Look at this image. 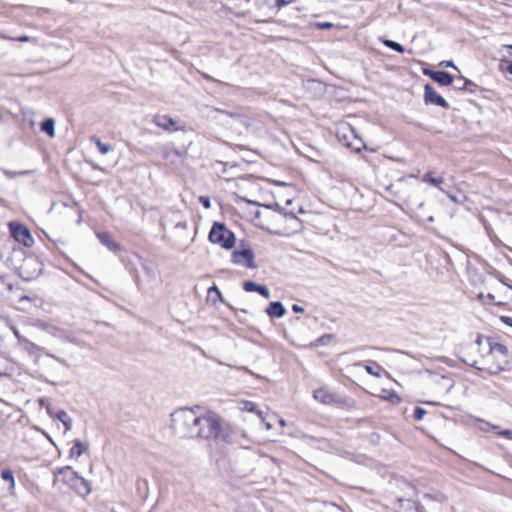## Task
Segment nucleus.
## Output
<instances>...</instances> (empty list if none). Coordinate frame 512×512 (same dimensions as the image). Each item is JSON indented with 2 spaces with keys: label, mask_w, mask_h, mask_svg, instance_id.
<instances>
[{
  "label": "nucleus",
  "mask_w": 512,
  "mask_h": 512,
  "mask_svg": "<svg viewBox=\"0 0 512 512\" xmlns=\"http://www.w3.org/2000/svg\"><path fill=\"white\" fill-rule=\"evenodd\" d=\"M313 398L316 401H318L322 404H325V405L342 403V400L337 393L332 392L325 387L316 389L313 392Z\"/></svg>",
  "instance_id": "nucleus-9"
},
{
  "label": "nucleus",
  "mask_w": 512,
  "mask_h": 512,
  "mask_svg": "<svg viewBox=\"0 0 512 512\" xmlns=\"http://www.w3.org/2000/svg\"><path fill=\"white\" fill-rule=\"evenodd\" d=\"M425 414H426V411H425L423 408H421V407H416V408H415V410H414V414H413V416H414V419H415L416 421H420V420H422V419H423V417H424V415H425Z\"/></svg>",
  "instance_id": "nucleus-32"
},
{
  "label": "nucleus",
  "mask_w": 512,
  "mask_h": 512,
  "mask_svg": "<svg viewBox=\"0 0 512 512\" xmlns=\"http://www.w3.org/2000/svg\"><path fill=\"white\" fill-rule=\"evenodd\" d=\"M97 238L109 251L117 252L120 250L119 244L113 240L112 236L108 232H98Z\"/></svg>",
  "instance_id": "nucleus-13"
},
{
  "label": "nucleus",
  "mask_w": 512,
  "mask_h": 512,
  "mask_svg": "<svg viewBox=\"0 0 512 512\" xmlns=\"http://www.w3.org/2000/svg\"><path fill=\"white\" fill-rule=\"evenodd\" d=\"M243 289L246 292H258L267 299L270 297V292L266 286L259 285L253 281H245L243 284Z\"/></svg>",
  "instance_id": "nucleus-14"
},
{
  "label": "nucleus",
  "mask_w": 512,
  "mask_h": 512,
  "mask_svg": "<svg viewBox=\"0 0 512 512\" xmlns=\"http://www.w3.org/2000/svg\"><path fill=\"white\" fill-rule=\"evenodd\" d=\"M47 413L51 416V417H55L53 411L51 410V408H47Z\"/></svg>",
  "instance_id": "nucleus-52"
},
{
  "label": "nucleus",
  "mask_w": 512,
  "mask_h": 512,
  "mask_svg": "<svg viewBox=\"0 0 512 512\" xmlns=\"http://www.w3.org/2000/svg\"><path fill=\"white\" fill-rule=\"evenodd\" d=\"M330 338H331V335L326 334V335H323L322 337H320L318 341L321 343H324V341H326V339H330Z\"/></svg>",
  "instance_id": "nucleus-48"
},
{
  "label": "nucleus",
  "mask_w": 512,
  "mask_h": 512,
  "mask_svg": "<svg viewBox=\"0 0 512 512\" xmlns=\"http://www.w3.org/2000/svg\"><path fill=\"white\" fill-rule=\"evenodd\" d=\"M463 84L461 86H458L459 89L467 90L469 89V86H474V83L467 79H462Z\"/></svg>",
  "instance_id": "nucleus-35"
},
{
  "label": "nucleus",
  "mask_w": 512,
  "mask_h": 512,
  "mask_svg": "<svg viewBox=\"0 0 512 512\" xmlns=\"http://www.w3.org/2000/svg\"><path fill=\"white\" fill-rule=\"evenodd\" d=\"M197 429L196 438H217L220 432V418L213 412L204 411Z\"/></svg>",
  "instance_id": "nucleus-4"
},
{
  "label": "nucleus",
  "mask_w": 512,
  "mask_h": 512,
  "mask_svg": "<svg viewBox=\"0 0 512 512\" xmlns=\"http://www.w3.org/2000/svg\"><path fill=\"white\" fill-rule=\"evenodd\" d=\"M483 343H486L488 347V354L485 356L486 366L477 367V369L486 371L489 375H496L504 369L503 362L492 363L490 362V359L495 358L497 355L505 357L507 355V348L503 344L492 343L489 338L478 336L476 339V344L481 346Z\"/></svg>",
  "instance_id": "nucleus-3"
},
{
  "label": "nucleus",
  "mask_w": 512,
  "mask_h": 512,
  "mask_svg": "<svg viewBox=\"0 0 512 512\" xmlns=\"http://www.w3.org/2000/svg\"><path fill=\"white\" fill-rule=\"evenodd\" d=\"M279 423H280V425H281V426H285V425H286V422H285L283 419H281V420L279 421Z\"/></svg>",
  "instance_id": "nucleus-55"
},
{
  "label": "nucleus",
  "mask_w": 512,
  "mask_h": 512,
  "mask_svg": "<svg viewBox=\"0 0 512 512\" xmlns=\"http://www.w3.org/2000/svg\"><path fill=\"white\" fill-rule=\"evenodd\" d=\"M88 449H89V445L88 444L83 443L80 440H75L73 446L71 447V449L69 451V456L71 458H78L83 453L88 451Z\"/></svg>",
  "instance_id": "nucleus-18"
},
{
  "label": "nucleus",
  "mask_w": 512,
  "mask_h": 512,
  "mask_svg": "<svg viewBox=\"0 0 512 512\" xmlns=\"http://www.w3.org/2000/svg\"><path fill=\"white\" fill-rule=\"evenodd\" d=\"M502 320L509 326H512V318L511 317H502Z\"/></svg>",
  "instance_id": "nucleus-46"
},
{
  "label": "nucleus",
  "mask_w": 512,
  "mask_h": 512,
  "mask_svg": "<svg viewBox=\"0 0 512 512\" xmlns=\"http://www.w3.org/2000/svg\"><path fill=\"white\" fill-rule=\"evenodd\" d=\"M153 123L157 127L161 128L165 131H168V132H175V131L180 130V127L178 126L177 121H175L168 115H160V114L155 115L153 117Z\"/></svg>",
  "instance_id": "nucleus-10"
},
{
  "label": "nucleus",
  "mask_w": 512,
  "mask_h": 512,
  "mask_svg": "<svg viewBox=\"0 0 512 512\" xmlns=\"http://www.w3.org/2000/svg\"><path fill=\"white\" fill-rule=\"evenodd\" d=\"M238 409L242 412H255L257 414V409L255 403L251 401H240L238 403Z\"/></svg>",
  "instance_id": "nucleus-25"
},
{
  "label": "nucleus",
  "mask_w": 512,
  "mask_h": 512,
  "mask_svg": "<svg viewBox=\"0 0 512 512\" xmlns=\"http://www.w3.org/2000/svg\"><path fill=\"white\" fill-rule=\"evenodd\" d=\"M487 297L496 305H505L512 300V287L500 280H497L491 286L490 291L487 293Z\"/></svg>",
  "instance_id": "nucleus-6"
},
{
  "label": "nucleus",
  "mask_w": 512,
  "mask_h": 512,
  "mask_svg": "<svg viewBox=\"0 0 512 512\" xmlns=\"http://www.w3.org/2000/svg\"><path fill=\"white\" fill-rule=\"evenodd\" d=\"M441 65L445 66V67H452V68H456L453 64L452 61H444L441 63Z\"/></svg>",
  "instance_id": "nucleus-45"
},
{
  "label": "nucleus",
  "mask_w": 512,
  "mask_h": 512,
  "mask_svg": "<svg viewBox=\"0 0 512 512\" xmlns=\"http://www.w3.org/2000/svg\"><path fill=\"white\" fill-rule=\"evenodd\" d=\"M47 332L56 338L79 344V342H77L75 338L71 337L70 334L66 330L61 329L59 327L48 326Z\"/></svg>",
  "instance_id": "nucleus-17"
},
{
  "label": "nucleus",
  "mask_w": 512,
  "mask_h": 512,
  "mask_svg": "<svg viewBox=\"0 0 512 512\" xmlns=\"http://www.w3.org/2000/svg\"><path fill=\"white\" fill-rule=\"evenodd\" d=\"M290 2H291V0H276V3L278 6H281V5L290 3Z\"/></svg>",
  "instance_id": "nucleus-47"
},
{
  "label": "nucleus",
  "mask_w": 512,
  "mask_h": 512,
  "mask_svg": "<svg viewBox=\"0 0 512 512\" xmlns=\"http://www.w3.org/2000/svg\"><path fill=\"white\" fill-rule=\"evenodd\" d=\"M9 228L11 235L16 241L22 243L26 247H30L32 245L33 238L27 227L19 223L11 222L9 223Z\"/></svg>",
  "instance_id": "nucleus-7"
},
{
  "label": "nucleus",
  "mask_w": 512,
  "mask_h": 512,
  "mask_svg": "<svg viewBox=\"0 0 512 512\" xmlns=\"http://www.w3.org/2000/svg\"><path fill=\"white\" fill-rule=\"evenodd\" d=\"M471 425L474 426V422L471 420ZM475 427H478L481 431L483 432H488L490 431V427H487V426H484L482 424H479V423H476Z\"/></svg>",
  "instance_id": "nucleus-38"
},
{
  "label": "nucleus",
  "mask_w": 512,
  "mask_h": 512,
  "mask_svg": "<svg viewBox=\"0 0 512 512\" xmlns=\"http://www.w3.org/2000/svg\"><path fill=\"white\" fill-rule=\"evenodd\" d=\"M55 123L54 120L49 118L42 123L41 129L47 133L50 137H54L55 134Z\"/></svg>",
  "instance_id": "nucleus-23"
},
{
  "label": "nucleus",
  "mask_w": 512,
  "mask_h": 512,
  "mask_svg": "<svg viewBox=\"0 0 512 512\" xmlns=\"http://www.w3.org/2000/svg\"><path fill=\"white\" fill-rule=\"evenodd\" d=\"M20 345L23 347V349H25L31 354L38 353L41 350V348L38 345L32 343L27 338L25 340H21Z\"/></svg>",
  "instance_id": "nucleus-24"
},
{
  "label": "nucleus",
  "mask_w": 512,
  "mask_h": 512,
  "mask_svg": "<svg viewBox=\"0 0 512 512\" xmlns=\"http://www.w3.org/2000/svg\"><path fill=\"white\" fill-rule=\"evenodd\" d=\"M498 435L512 440V430H501V431H498Z\"/></svg>",
  "instance_id": "nucleus-36"
},
{
  "label": "nucleus",
  "mask_w": 512,
  "mask_h": 512,
  "mask_svg": "<svg viewBox=\"0 0 512 512\" xmlns=\"http://www.w3.org/2000/svg\"><path fill=\"white\" fill-rule=\"evenodd\" d=\"M285 217L288 218L289 220L299 224V220L298 218L295 217V215L293 213H285Z\"/></svg>",
  "instance_id": "nucleus-39"
},
{
  "label": "nucleus",
  "mask_w": 512,
  "mask_h": 512,
  "mask_svg": "<svg viewBox=\"0 0 512 512\" xmlns=\"http://www.w3.org/2000/svg\"><path fill=\"white\" fill-rule=\"evenodd\" d=\"M292 310L295 312V313H302L304 311V308L297 305V304H294L292 306Z\"/></svg>",
  "instance_id": "nucleus-41"
},
{
  "label": "nucleus",
  "mask_w": 512,
  "mask_h": 512,
  "mask_svg": "<svg viewBox=\"0 0 512 512\" xmlns=\"http://www.w3.org/2000/svg\"><path fill=\"white\" fill-rule=\"evenodd\" d=\"M5 360L4 358L0 355V375H2L4 373V369H5Z\"/></svg>",
  "instance_id": "nucleus-42"
},
{
  "label": "nucleus",
  "mask_w": 512,
  "mask_h": 512,
  "mask_svg": "<svg viewBox=\"0 0 512 512\" xmlns=\"http://www.w3.org/2000/svg\"><path fill=\"white\" fill-rule=\"evenodd\" d=\"M345 146L355 152H360L362 149L365 148V144L363 143L362 139L358 137L356 132L354 133V136L352 137L351 141L345 142Z\"/></svg>",
  "instance_id": "nucleus-20"
},
{
  "label": "nucleus",
  "mask_w": 512,
  "mask_h": 512,
  "mask_svg": "<svg viewBox=\"0 0 512 512\" xmlns=\"http://www.w3.org/2000/svg\"><path fill=\"white\" fill-rule=\"evenodd\" d=\"M209 240L225 249H231L235 244L234 234L219 222L213 224L209 232Z\"/></svg>",
  "instance_id": "nucleus-5"
},
{
  "label": "nucleus",
  "mask_w": 512,
  "mask_h": 512,
  "mask_svg": "<svg viewBox=\"0 0 512 512\" xmlns=\"http://www.w3.org/2000/svg\"><path fill=\"white\" fill-rule=\"evenodd\" d=\"M508 56L512 57V45H506Z\"/></svg>",
  "instance_id": "nucleus-49"
},
{
  "label": "nucleus",
  "mask_w": 512,
  "mask_h": 512,
  "mask_svg": "<svg viewBox=\"0 0 512 512\" xmlns=\"http://www.w3.org/2000/svg\"><path fill=\"white\" fill-rule=\"evenodd\" d=\"M13 332H14V335H15V337L17 338V340H18L19 344H21V340H25V339H26L25 337H23V336L19 333V331H18L16 328L13 330Z\"/></svg>",
  "instance_id": "nucleus-40"
},
{
  "label": "nucleus",
  "mask_w": 512,
  "mask_h": 512,
  "mask_svg": "<svg viewBox=\"0 0 512 512\" xmlns=\"http://www.w3.org/2000/svg\"><path fill=\"white\" fill-rule=\"evenodd\" d=\"M507 71L512 74V63L510 65H508L507 67Z\"/></svg>",
  "instance_id": "nucleus-54"
},
{
  "label": "nucleus",
  "mask_w": 512,
  "mask_h": 512,
  "mask_svg": "<svg viewBox=\"0 0 512 512\" xmlns=\"http://www.w3.org/2000/svg\"><path fill=\"white\" fill-rule=\"evenodd\" d=\"M429 76L443 86H448L453 82V77L445 71H431Z\"/></svg>",
  "instance_id": "nucleus-15"
},
{
  "label": "nucleus",
  "mask_w": 512,
  "mask_h": 512,
  "mask_svg": "<svg viewBox=\"0 0 512 512\" xmlns=\"http://www.w3.org/2000/svg\"><path fill=\"white\" fill-rule=\"evenodd\" d=\"M203 413L200 406L180 408L171 414L172 427L183 437L196 438Z\"/></svg>",
  "instance_id": "nucleus-1"
},
{
  "label": "nucleus",
  "mask_w": 512,
  "mask_h": 512,
  "mask_svg": "<svg viewBox=\"0 0 512 512\" xmlns=\"http://www.w3.org/2000/svg\"><path fill=\"white\" fill-rule=\"evenodd\" d=\"M54 485L62 483L74 490L79 495H88L91 492L87 480L82 478L70 466H65L54 471Z\"/></svg>",
  "instance_id": "nucleus-2"
},
{
  "label": "nucleus",
  "mask_w": 512,
  "mask_h": 512,
  "mask_svg": "<svg viewBox=\"0 0 512 512\" xmlns=\"http://www.w3.org/2000/svg\"><path fill=\"white\" fill-rule=\"evenodd\" d=\"M364 369L368 374L377 378L381 377V372L383 371L382 367L378 364H375V366L364 365Z\"/></svg>",
  "instance_id": "nucleus-28"
},
{
  "label": "nucleus",
  "mask_w": 512,
  "mask_h": 512,
  "mask_svg": "<svg viewBox=\"0 0 512 512\" xmlns=\"http://www.w3.org/2000/svg\"><path fill=\"white\" fill-rule=\"evenodd\" d=\"M469 418H470V420H472L474 422V425H476V423H479L484 426L490 427V431H494L497 434H498V431H501V429L498 425L491 424L481 418H477V417H473V416H469Z\"/></svg>",
  "instance_id": "nucleus-27"
},
{
  "label": "nucleus",
  "mask_w": 512,
  "mask_h": 512,
  "mask_svg": "<svg viewBox=\"0 0 512 512\" xmlns=\"http://www.w3.org/2000/svg\"><path fill=\"white\" fill-rule=\"evenodd\" d=\"M424 100L426 104H434L443 108L449 107L447 101L429 84L425 85Z\"/></svg>",
  "instance_id": "nucleus-11"
},
{
  "label": "nucleus",
  "mask_w": 512,
  "mask_h": 512,
  "mask_svg": "<svg viewBox=\"0 0 512 512\" xmlns=\"http://www.w3.org/2000/svg\"><path fill=\"white\" fill-rule=\"evenodd\" d=\"M422 181L426 182L432 186L439 187L444 182V178L443 177H434L432 172H427L423 176Z\"/></svg>",
  "instance_id": "nucleus-22"
},
{
  "label": "nucleus",
  "mask_w": 512,
  "mask_h": 512,
  "mask_svg": "<svg viewBox=\"0 0 512 512\" xmlns=\"http://www.w3.org/2000/svg\"><path fill=\"white\" fill-rule=\"evenodd\" d=\"M266 313L270 317L281 318L286 314V309L281 302H271L266 308Z\"/></svg>",
  "instance_id": "nucleus-16"
},
{
  "label": "nucleus",
  "mask_w": 512,
  "mask_h": 512,
  "mask_svg": "<svg viewBox=\"0 0 512 512\" xmlns=\"http://www.w3.org/2000/svg\"><path fill=\"white\" fill-rule=\"evenodd\" d=\"M382 42H383V44H384L386 47H388V48H390V49H392V50H394V51H396V52H399V53H403V52H404V48H403V46H402L401 44H399V43L395 42V41H392V40H383Z\"/></svg>",
  "instance_id": "nucleus-30"
},
{
  "label": "nucleus",
  "mask_w": 512,
  "mask_h": 512,
  "mask_svg": "<svg viewBox=\"0 0 512 512\" xmlns=\"http://www.w3.org/2000/svg\"><path fill=\"white\" fill-rule=\"evenodd\" d=\"M439 189H440V191H442L443 193L447 194V196L450 198V200H451V201H453V202H457V201H458V200H457V198H456V196H454V195H452V194L447 193L444 189H442V188H440V187H439Z\"/></svg>",
  "instance_id": "nucleus-43"
},
{
  "label": "nucleus",
  "mask_w": 512,
  "mask_h": 512,
  "mask_svg": "<svg viewBox=\"0 0 512 512\" xmlns=\"http://www.w3.org/2000/svg\"><path fill=\"white\" fill-rule=\"evenodd\" d=\"M30 173V171L28 170H25V171H18V172H14V171H10V170H7V169H4L3 170V174L9 178V179H13L17 176H24V175H28Z\"/></svg>",
  "instance_id": "nucleus-31"
},
{
  "label": "nucleus",
  "mask_w": 512,
  "mask_h": 512,
  "mask_svg": "<svg viewBox=\"0 0 512 512\" xmlns=\"http://www.w3.org/2000/svg\"><path fill=\"white\" fill-rule=\"evenodd\" d=\"M234 264L242 265L247 268H256L254 263V253L251 249H243L234 251L231 256Z\"/></svg>",
  "instance_id": "nucleus-8"
},
{
  "label": "nucleus",
  "mask_w": 512,
  "mask_h": 512,
  "mask_svg": "<svg viewBox=\"0 0 512 512\" xmlns=\"http://www.w3.org/2000/svg\"><path fill=\"white\" fill-rule=\"evenodd\" d=\"M32 263H37V260L34 259V258H29L25 261V264L26 265H29V264H32Z\"/></svg>",
  "instance_id": "nucleus-50"
},
{
  "label": "nucleus",
  "mask_w": 512,
  "mask_h": 512,
  "mask_svg": "<svg viewBox=\"0 0 512 512\" xmlns=\"http://www.w3.org/2000/svg\"><path fill=\"white\" fill-rule=\"evenodd\" d=\"M55 418H57L65 427L66 431H69L72 429V418L68 415V413L65 410H59L55 414Z\"/></svg>",
  "instance_id": "nucleus-19"
},
{
  "label": "nucleus",
  "mask_w": 512,
  "mask_h": 512,
  "mask_svg": "<svg viewBox=\"0 0 512 512\" xmlns=\"http://www.w3.org/2000/svg\"><path fill=\"white\" fill-rule=\"evenodd\" d=\"M257 416L259 417L266 430H270L272 428L271 423L265 420L262 411H257Z\"/></svg>",
  "instance_id": "nucleus-33"
},
{
  "label": "nucleus",
  "mask_w": 512,
  "mask_h": 512,
  "mask_svg": "<svg viewBox=\"0 0 512 512\" xmlns=\"http://www.w3.org/2000/svg\"><path fill=\"white\" fill-rule=\"evenodd\" d=\"M11 38H12L11 40L19 41V42H30L32 40V38L27 35L16 37V38L11 37Z\"/></svg>",
  "instance_id": "nucleus-37"
},
{
  "label": "nucleus",
  "mask_w": 512,
  "mask_h": 512,
  "mask_svg": "<svg viewBox=\"0 0 512 512\" xmlns=\"http://www.w3.org/2000/svg\"><path fill=\"white\" fill-rule=\"evenodd\" d=\"M355 130L347 123H341L337 127V138L345 146V142L352 140Z\"/></svg>",
  "instance_id": "nucleus-12"
},
{
  "label": "nucleus",
  "mask_w": 512,
  "mask_h": 512,
  "mask_svg": "<svg viewBox=\"0 0 512 512\" xmlns=\"http://www.w3.org/2000/svg\"><path fill=\"white\" fill-rule=\"evenodd\" d=\"M382 398L393 403H399L401 400L400 397L395 392L385 389L382 390Z\"/></svg>",
  "instance_id": "nucleus-29"
},
{
  "label": "nucleus",
  "mask_w": 512,
  "mask_h": 512,
  "mask_svg": "<svg viewBox=\"0 0 512 512\" xmlns=\"http://www.w3.org/2000/svg\"><path fill=\"white\" fill-rule=\"evenodd\" d=\"M199 202L204 206L205 209H209L211 207L210 199L207 196H199Z\"/></svg>",
  "instance_id": "nucleus-34"
},
{
  "label": "nucleus",
  "mask_w": 512,
  "mask_h": 512,
  "mask_svg": "<svg viewBox=\"0 0 512 512\" xmlns=\"http://www.w3.org/2000/svg\"><path fill=\"white\" fill-rule=\"evenodd\" d=\"M91 141L95 143L101 154H107L108 152L111 151V146L109 144L101 142L99 138L94 136L91 138Z\"/></svg>",
  "instance_id": "nucleus-26"
},
{
  "label": "nucleus",
  "mask_w": 512,
  "mask_h": 512,
  "mask_svg": "<svg viewBox=\"0 0 512 512\" xmlns=\"http://www.w3.org/2000/svg\"><path fill=\"white\" fill-rule=\"evenodd\" d=\"M1 478L9 483V491L12 494L15 489V478L13 472L10 469H3L1 472Z\"/></svg>",
  "instance_id": "nucleus-21"
},
{
  "label": "nucleus",
  "mask_w": 512,
  "mask_h": 512,
  "mask_svg": "<svg viewBox=\"0 0 512 512\" xmlns=\"http://www.w3.org/2000/svg\"><path fill=\"white\" fill-rule=\"evenodd\" d=\"M318 26L321 28V29H327V28H330L332 27V24L329 23V22H325V23H319Z\"/></svg>",
  "instance_id": "nucleus-44"
},
{
  "label": "nucleus",
  "mask_w": 512,
  "mask_h": 512,
  "mask_svg": "<svg viewBox=\"0 0 512 512\" xmlns=\"http://www.w3.org/2000/svg\"><path fill=\"white\" fill-rule=\"evenodd\" d=\"M209 291H210V292H211V291H215L216 293H219V290H218V288H217L216 286L211 287V288L209 289Z\"/></svg>",
  "instance_id": "nucleus-53"
},
{
  "label": "nucleus",
  "mask_w": 512,
  "mask_h": 512,
  "mask_svg": "<svg viewBox=\"0 0 512 512\" xmlns=\"http://www.w3.org/2000/svg\"><path fill=\"white\" fill-rule=\"evenodd\" d=\"M0 38H2V39H12L10 36H8V35H6L4 33H1V32H0Z\"/></svg>",
  "instance_id": "nucleus-51"
}]
</instances>
